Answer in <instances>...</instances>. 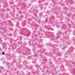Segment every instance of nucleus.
Returning a JSON list of instances; mask_svg holds the SVG:
<instances>
[{
	"label": "nucleus",
	"instance_id": "nucleus-1",
	"mask_svg": "<svg viewBox=\"0 0 75 75\" xmlns=\"http://www.w3.org/2000/svg\"><path fill=\"white\" fill-rule=\"evenodd\" d=\"M2 54L3 55H4V53L3 52H2Z\"/></svg>",
	"mask_w": 75,
	"mask_h": 75
}]
</instances>
